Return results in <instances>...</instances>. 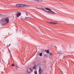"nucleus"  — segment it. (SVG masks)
Returning <instances> with one entry per match:
<instances>
[{
    "label": "nucleus",
    "mask_w": 74,
    "mask_h": 74,
    "mask_svg": "<svg viewBox=\"0 0 74 74\" xmlns=\"http://www.w3.org/2000/svg\"><path fill=\"white\" fill-rule=\"evenodd\" d=\"M16 69H17V68H16Z\"/></svg>",
    "instance_id": "25"
},
{
    "label": "nucleus",
    "mask_w": 74,
    "mask_h": 74,
    "mask_svg": "<svg viewBox=\"0 0 74 74\" xmlns=\"http://www.w3.org/2000/svg\"><path fill=\"white\" fill-rule=\"evenodd\" d=\"M56 24H57V23H54L53 25H56Z\"/></svg>",
    "instance_id": "19"
},
{
    "label": "nucleus",
    "mask_w": 74,
    "mask_h": 74,
    "mask_svg": "<svg viewBox=\"0 0 74 74\" xmlns=\"http://www.w3.org/2000/svg\"><path fill=\"white\" fill-rule=\"evenodd\" d=\"M33 68H30V69H27V73H31V72H32V71H33Z\"/></svg>",
    "instance_id": "3"
},
{
    "label": "nucleus",
    "mask_w": 74,
    "mask_h": 74,
    "mask_svg": "<svg viewBox=\"0 0 74 74\" xmlns=\"http://www.w3.org/2000/svg\"><path fill=\"white\" fill-rule=\"evenodd\" d=\"M25 4H19V7H25Z\"/></svg>",
    "instance_id": "4"
},
{
    "label": "nucleus",
    "mask_w": 74,
    "mask_h": 74,
    "mask_svg": "<svg viewBox=\"0 0 74 74\" xmlns=\"http://www.w3.org/2000/svg\"><path fill=\"white\" fill-rule=\"evenodd\" d=\"M47 53H49V50H47L46 51Z\"/></svg>",
    "instance_id": "7"
},
{
    "label": "nucleus",
    "mask_w": 74,
    "mask_h": 74,
    "mask_svg": "<svg viewBox=\"0 0 74 74\" xmlns=\"http://www.w3.org/2000/svg\"><path fill=\"white\" fill-rule=\"evenodd\" d=\"M48 23H50V22H48Z\"/></svg>",
    "instance_id": "22"
},
{
    "label": "nucleus",
    "mask_w": 74,
    "mask_h": 74,
    "mask_svg": "<svg viewBox=\"0 0 74 74\" xmlns=\"http://www.w3.org/2000/svg\"><path fill=\"white\" fill-rule=\"evenodd\" d=\"M40 8V10H43V8Z\"/></svg>",
    "instance_id": "14"
},
{
    "label": "nucleus",
    "mask_w": 74,
    "mask_h": 74,
    "mask_svg": "<svg viewBox=\"0 0 74 74\" xmlns=\"http://www.w3.org/2000/svg\"><path fill=\"white\" fill-rule=\"evenodd\" d=\"M12 66H13V67H14V66H15V65H14V64H12Z\"/></svg>",
    "instance_id": "17"
},
{
    "label": "nucleus",
    "mask_w": 74,
    "mask_h": 74,
    "mask_svg": "<svg viewBox=\"0 0 74 74\" xmlns=\"http://www.w3.org/2000/svg\"><path fill=\"white\" fill-rule=\"evenodd\" d=\"M2 52H4V51L2 50Z\"/></svg>",
    "instance_id": "24"
},
{
    "label": "nucleus",
    "mask_w": 74,
    "mask_h": 74,
    "mask_svg": "<svg viewBox=\"0 0 74 74\" xmlns=\"http://www.w3.org/2000/svg\"><path fill=\"white\" fill-rule=\"evenodd\" d=\"M45 51H46V52H47V50H45Z\"/></svg>",
    "instance_id": "23"
},
{
    "label": "nucleus",
    "mask_w": 74,
    "mask_h": 74,
    "mask_svg": "<svg viewBox=\"0 0 74 74\" xmlns=\"http://www.w3.org/2000/svg\"><path fill=\"white\" fill-rule=\"evenodd\" d=\"M1 15V14H0V15Z\"/></svg>",
    "instance_id": "26"
},
{
    "label": "nucleus",
    "mask_w": 74,
    "mask_h": 74,
    "mask_svg": "<svg viewBox=\"0 0 74 74\" xmlns=\"http://www.w3.org/2000/svg\"><path fill=\"white\" fill-rule=\"evenodd\" d=\"M33 69H36V67L35 66H34L33 67Z\"/></svg>",
    "instance_id": "13"
},
{
    "label": "nucleus",
    "mask_w": 74,
    "mask_h": 74,
    "mask_svg": "<svg viewBox=\"0 0 74 74\" xmlns=\"http://www.w3.org/2000/svg\"><path fill=\"white\" fill-rule=\"evenodd\" d=\"M26 15H28V14H27V13H26Z\"/></svg>",
    "instance_id": "20"
},
{
    "label": "nucleus",
    "mask_w": 74,
    "mask_h": 74,
    "mask_svg": "<svg viewBox=\"0 0 74 74\" xmlns=\"http://www.w3.org/2000/svg\"><path fill=\"white\" fill-rule=\"evenodd\" d=\"M50 23L51 24H53V23H54L53 22H51Z\"/></svg>",
    "instance_id": "16"
},
{
    "label": "nucleus",
    "mask_w": 74,
    "mask_h": 74,
    "mask_svg": "<svg viewBox=\"0 0 74 74\" xmlns=\"http://www.w3.org/2000/svg\"><path fill=\"white\" fill-rule=\"evenodd\" d=\"M39 1H40V2H42V0H39Z\"/></svg>",
    "instance_id": "18"
},
{
    "label": "nucleus",
    "mask_w": 74,
    "mask_h": 74,
    "mask_svg": "<svg viewBox=\"0 0 74 74\" xmlns=\"http://www.w3.org/2000/svg\"><path fill=\"white\" fill-rule=\"evenodd\" d=\"M34 73H35V74H37V71L35 70L34 71Z\"/></svg>",
    "instance_id": "12"
},
{
    "label": "nucleus",
    "mask_w": 74,
    "mask_h": 74,
    "mask_svg": "<svg viewBox=\"0 0 74 74\" xmlns=\"http://www.w3.org/2000/svg\"><path fill=\"white\" fill-rule=\"evenodd\" d=\"M49 54L50 55H52V53H51V52H50L49 53Z\"/></svg>",
    "instance_id": "15"
},
{
    "label": "nucleus",
    "mask_w": 74,
    "mask_h": 74,
    "mask_svg": "<svg viewBox=\"0 0 74 74\" xmlns=\"http://www.w3.org/2000/svg\"><path fill=\"white\" fill-rule=\"evenodd\" d=\"M45 9L47 10H48V11H47L46 10V12H48V14H56L55 12H54L52 11V10H51L50 9L47 8H46Z\"/></svg>",
    "instance_id": "1"
},
{
    "label": "nucleus",
    "mask_w": 74,
    "mask_h": 74,
    "mask_svg": "<svg viewBox=\"0 0 74 74\" xmlns=\"http://www.w3.org/2000/svg\"><path fill=\"white\" fill-rule=\"evenodd\" d=\"M45 63H46V60H45Z\"/></svg>",
    "instance_id": "21"
},
{
    "label": "nucleus",
    "mask_w": 74,
    "mask_h": 74,
    "mask_svg": "<svg viewBox=\"0 0 74 74\" xmlns=\"http://www.w3.org/2000/svg\"><path fill=\"white\" fill-rule=\"evenodd\" d=\"M5 21L3 22V23H2V25H4L5 24V23H8L9 22V19H8V18L7 17L5 18L4 19Z\"/></svg>",
    "instance_id": "2"
},
{
    "label": "nucleus",
    "mask_w": 74,
    "mask_h": 74,
    "mask_svg": "<svg viewBox=\"0 0 74 74\" xmlns=\"http://www.w3.org/2000/svg\"><path fill=\"white\" fill-rule=\"evenodd\" d=\"M16 6L18 7H19V4H16Z\"/></svg>",
    "instance_id": "9"
},
{
    "label": "nucleus",
    "mask_w": 74,
    "mask_h": 74,
    "mask_svg": "<svg viewBox=\"0 0 74 74\" xmlns=\"http://www.w3.org/2000/svg\"><path fill=\"white\" fill-rule=\"evenodd\" d=\"M42 56V53H40L39 54V56Z\"/></svg>",
    "instance_id": "8"
},
{
    "label": "nucleus",
    "mask_w": 74,
    "mask_h": 74,
    "mask_svg": "<svg viewBox=\"0 0 74 74\" xmlns=\"http://www.w3.org/2000/svg\"><path fill=\"white\" fill-rule=\"evenodd\" d=\"M42 10L44 11L45 12H47V10L44 8H43Z\"/></svg>",
    "instance_id": "11"
},
{
    "label": "nucleus",
    "mask_w": 74,
    "mask_h": 74,
    "mask_svg": "<svg viewBox=\"0 0 74 74\" xmlns=\"http://www.w3.org/2000/svg\"><path fill=\"white\" fill-rule=\"evenodd\" d=\"M61 52V51H58L57 52V53H58V54H60V53Z\"/></svg>",
    "instance_id": "10"
},
{
    "label": "nucleus",
    "mask_w": 74,
    "mask_h": 74,
    "mask_svg": "<svg viewBox=\"0 0 74 74\" xmlns=\"http://www.w3.org/2000/svg\"><path fill=\"white\" fill-rule=\"evenodd\" d=\"M42 71H41V68H40L39 69V74H41V73H42V72H41Z\"/></svg>",
    "instance_id": "6"
},
{
    "label": "nucleus",
    "mask_w": 74,
    "mask_h": 74,
    "mask_svg": "<svg viewBox=\"0 0 74 74\" xmlns=\"http://www.w3.org/2000/svg\"><path fill=\"white\" fill-rule=\"evenodd\" d=\"M21 15V13L20 12H18L17 14V17H19Z\"/></svg>",
    "instance_id": "5"
}]
</instances>
